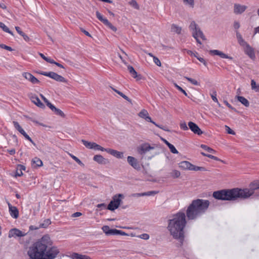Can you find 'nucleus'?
I'll return each mask as SVG.
<instances>
[{
	"instance_id": "nucleus-1",
	"label": "nucleus",
	"mask_w": 259,
	"mask_h": 259,
	"mask_svg": "<svg viewBox=\"0 0 259 259\" xmlns=\"http://www.w3.org/2000/svg\"><path fill=\"white\" fill-rule=\"evenodd\" d=\"M59 252L58 247L53 246V241L48 234L33 243V259H55Z\"/></svg>"
},
{
	"instance_id": "nucleus-2",
	"label": "nucleus",
	"mask_w": 259,
	"mask_h": 259,
	"mask_svg": "<svg viewBox=\"0 0 259 259\" xmlns=\"http://www.w3.org/2000/svg\"><path fill=\"white\" fill-rule=\"evenodd\" d=\"M187 224L186 216L184 212L179 211L174 214L172 219L168 220L167 230L175 239L182 245L185 238L184 229Z\"/></svg>"
},
{
	"instance_id": "nucleus-3",
	"label": "nucleus",
	"mask_w": 259,
	"mask_h": 259,
	"mask_svg": "<svg viewBox=\"0 0 259 259\" xmlns=\"http://www.w3.org/2000/svg\"><path fill=\"white\" fill-rule=\"evenodd\" d=\"M210 205L208 200L196 199L192 200L187 207L186 216L188 220H194L204 214Z\"/></svg>"
},
{
	"instance_id": "nucleus-4",
	"label": "nucleus",
	"mask_w": 259,
	"mask_h": 259,
	"mask_svg": "<svg viewBox=\"0 0 259 259\" xmlns=\"http://www.w3.org/2000/svg\"><path fill=\"white\" fill-rule=\"evenodd\" d=\"M212 196L215 199L221 200L235 201L240 199L238 188L214 191Z\"/></svg>"
},
{
	"instance_id": "nucleus-5",
	"label": "nucleus",
	"mask_w": 259,
	"mask_h": 259,
	"mask_svg": "<svg viewBox=\"0 0 259 259\" xmlns=\"http://www.w3.org/2000/svg\"><path fill=\"white\" fill-rule=\"evenodd\" d=\"M259 189V182L253 181L250 183L249 188H239L238 190L239 193L240 199L244 200L249 198L255 194L256 190Z\"/></svg>"
},
{
	"instance_id": "nucleus-6",
	"label": "nucleus",
	"mask_w": 259,
	"mask_h": 259,
	"mask_svg": "<svg viewBox=\"0 0 259 259\" xmlns=\"http://www.w3.org/2000/svg\"><path fill=\"white\" fill-rule=\"evenodd\" d=\"M123 197V195L121 194L115 195L112 197V200L110 202L107 207V209L111 211H114L117 209L121 202V198Z\"/></svg>"
},
{
	"instance_id": "nucleus-7",
	"label": "nucleus",
	"mask_w": 259,
	"mask_h": 259,
	"mask_svg": "<svg viewBox=\"0 0 259 259\" xmlns=\"http://www.w3.org/2000/svg\"><path fill=\"white\" fill-rule=\"evenodd\" d=\"M189 28L190 30L193 31V36H199L203 40H206V38L203 32L194 21L191 22Z\"/></svg>"
},
{
	"instance_id": "nucleus-8",
	"label": "nucleus",
	"mask_w": 259,
	"mask_h": 259,
	"mask_svg": "<svg viewBox=\"0 0 259 259\" xmlns=\"http://www.w3.org/2000/svg\"><path fill=\"white\" fill-rule=\"evenodd\" d=\"M38 73L44 76L49 77L58 82L65 83H66L67 82V79H66L64 77L53 71L41 72Z\"/></svg>"
},
{
	"instance_id": "nucleus-9",
	"label": "nucleus",
	"mask_w": 259,
	"mask_h": 259,
	"mask_svg": "<svg viewBox=\"0 0 259 259\" xmlns=\"http://www.w3.org/2000/svg\"><path fill=\"white\" fill-rule=\"evenodd\" d=\"M24 247L25 249H28L27 254L29 259H32V239L31 236L24 238Z\"/></svg>"
},
{
	"instance_id": "nucleus-10",
	"label": "nucleus",
	"mask_w": 259,
	"mask_h": 259,
	"mask_svg": "<svg viewBox=\"0 0 259 259\" xmlns=\"http://www.w3.org/2000/svg\"><path fill=\"white\" fill-rule=\"evenodd\" d=\"M96 14L97 18L100 21H101L104 25L108 26L109 28H110L111 30H112L114 31H116L117 30L115 26H114L110 22H109L107 19L104 18L99 11H97Z\"/></svg>"
},
{
	"instance_id": "nucleus-11",
	"label": "nucleus",
	"mask_w": 259,
	"mask_h": 259,
	"mask_svg": "<svg viewBox=\"0 0 259 259\" xmlns=\"http://www.w3.org/2000/svg\"><path fill=\"white\" fill-rule=\"evenodd\" d=\"M27 234V233L23 232L18 229L14 228L10 230L8 237L9 238L23 237L26 236Z\"/></svg>"
},
{
	"instance_id": "nucleus-12",
	"label": "nucleus",
	"mask_w": 259,
	"mask_h": 259,
	"mask_svg": "<svg viewBox=\"0 0 259 259\" xmlns=\"http://www.w3.org/2000/svg\"><path fill=\"white\" fill-rule=\"evenodd\" d=\"M127 161L128 164L130 165H131L134 168L137 170H140V165L136 158L133 156H128L127 157Z\"/></svg>"
},
{
	"instance_id": "nucleus-13",
	"label": "nucleus",
	"mask_w": 259,
	"mask_h": 259,
	"mask_svg": "<svg viewBox=\"0 0 259 259\" xmlns=\"http://www.w3.org/2000/svg\"><path fill=\"white\" fill-rule=\"evenodd\" d=\"M153 149L154 147L151 146L148 143H144L138 148V152L140 154L143 155Z\"/></svg>"
},
{
	"instance_id": "nucleus-14",
	"label": "nucleus",
	"mask_w": 259,
	"mask_h": 259,
	"mask_svg": "<svg viewBox=\"0 0 259 259\" xmlns=\"http://www.w3.org/2000/svg\"><path fill=\"white\" fill-rule=\"evenodd\" d=\"M188 125L189 126V128H190L195 134L200 135L203 133V132L195 123L192 121H189Z\"/></svg>"
},
{
	"instance_id": "nucleus-15",
	"label": "nucleus",
	"mask_w": 259,
	"mask_h": 259,
	"mask_svg": "<svg viewBox=\"0 0 259 259\" xmlns=\"http://www.w3.org/2000/svg\"><path fill=\"white\" fill-rule=\"evenodd\" d=\"M244 52L245 54L248 55L249 57L252 60H255V55L254 50L249 44H247L245 46Z\"/></svg>"
},
{
	"instance_id": "nucleus-16",
	"label": "nucleus",
	"mask_w": 259,
	"mask_h": 259,
	"mask_svg": "<svg viewBox=\"0 0 259 259\" xmlns=\"http://www.w3.org/2000/svg\"><path fill=\"white\" fill-rule=\"evenodd\" d=\"M15 128L18 130L24 137L29 140L30 142L32 143V139L26 133L24 130L21 127L19 123L17 121H14L13 122Z\"/></svg>"
},
{
	"instance_id": "nucleus-17",
	"label": "nucleus",
	"mask_w": 259,
	"mask_h": 259,
	"mask_svg": "<svg viewBox=\"0 0 259 259\" xmlns=\"http://www.w3.org/2000/svg\"><path fill=\"white\" fill-rule=\"evenodd\" d=\"M209 53L211 55L219 56L222 58L229 59L230 60L233 59V57L229 56L223 52L217 50H210Z\"/></svg>"
},
{
	"instance_id": "nucleus-18",
	"label": "nucleus",
	"mask_w": 259,
	"mask_h": 259,
	"mask_svg": "<svg viewBox=\"0 0 259 259\" xmlns=\"http://www.w3.org/2000/svg\"><path fill=\"white\" fill-rule=\"evenodd\" d=\"M10 215L14 219H17L19 216L18 209L15 206H13L10 203H8Z\"/></svg>"
},
{
	"instance_id": "nucleus-19",
	"label": "nucleus",
	"mask_w": 259,
	"mask_h": 259,
	"mask_svg": "<svg viewBox=\"0 0 259 259\" xmlns=\"http://www.w3.org/2000/svg\"><path fill=\"white\" fill-rule=\"evenodd\" d=\"M247 9V7L244 5L239 4L234 5V12L235 14H240L243 13Z\"/></svg>"
},
{
	"instance_id": "nucleus-20",
	"label": "nucleus",
	"mask_w": 259,
	"mask_h": 259,
	"mask_svg": "<svg viewBox=\"0 0 259 259\" xmlns=\"http://www.w3.org/2000/svg\"><path fill=\"white\" fill-rule=\"evenodd\" d=\"M127 69H128L129 72L130 73L131 75L134 78H136L137 80H139L141 79L142 76L140 74L138 75L137 72H136V71L135 70V69L134 68V67L133 66H132L131 65H128L127 66Z\"/></svg>"
},
{
	"instance_id": "nucleus-21",
	"label": "nucleus",
	"mask_w": 259,
	"mask_h": 259,
	"mask_svg": "<svg viewBox=\"0 0 259 259\" xmlns=\"http://www.w3.org/2000/svg\"><path fill=\"white\" fill-rule=\"evenodd\" d=\"M106 152L118 158H122L123 157V152L107 148Z\"/></svg>"
},
{
	"instance_id": "nucleus-22",
	"label": "nucleus",
	"mask_w": 259,
	"mask_h": 259,
	"mask_svg": "<svg viewBox=\"0 0 259 259\" xmlns=\"http://www.w3.org/2000/svg\"><path fill=\"white\" fill-rule=\"evenodd\" d=\"M193 164L189 161H184L179 163V167L184 169H189L192 170Z\"/></svg>"
},
{
	"instance_id": "nucleus-23",
	"label": "nucleus",
	"mask_w": 259,
	"mask_h": 259,
	"mask_svg": "<svg viewBox=\"0 0 259 259\" xmlns=\"http://www.w3.org/2000/svg\"><path fill=\"white\" fill-rule=\"evenodd\" d=\"M51 224V221L50 219H45L42 223H40L38 226L33 227V230H37L39 228H47Z\"/></svg>"
},
{
	"instance_id": "nucleus-24",
	"label": "nucleus",
	"mask_w": 259,
	"mask_h": 259,
	"mask_svg": "<svg viewBox=\"0 0 259 259\" xmlns=\"http://www.w3.org/2000/svg\"><path fill=\"white\" fill-rule=\"evenodd\" d=\"M93 159L94 161H96L99 164H105L106 163V159H105L101 155H95Z\"/></svg>"
},
{
	"instance_id": "nucleus-25",
	"label": "nucleus",
	"mask_w": 259,
	"mask_h": 259,
	"mask_svg": "<svg viewBox=\"0 0 259 259\" xmlns=\"http://www.w3.org/2000/svg\"><path fill=\"white\" fill-rule=\"evenodd\" d=\"M102 229L107 235H114L115 229H111L108 226H103Z\"/></svg>"
},
{
	"instance_id": "nucleus-26",
	"label": "nucleus",
	"mask_w": 259,
	"mask_h": 259,
	"mask_svg": "<svg viewBox=\"0 0 259 259\" xmlns=\"http://www.w3.org/2000/svg\"><path fill=\"white\" fill-rule=\"evenodd\" d=\"M236 37L237 38L238 43L240 46L245 47L246 45L248 44L246 41H245L242 37L241 34L238 31H236Z\"/></svg>"
},
{
	"instance_id": "nucleus-27",
	"label": "nucleus",
	"mask_w": 259,
	"mask_h": 259,
	"mask_svg": "<svg viewBox=\"0 0 259 259\" xmlns=\"http://www.w3.org/2000/svg\"><path fill=\"white\" fill-rule=\"evenodd\" d=\"M72 259H92L89 256L80 254L78 253H73L71 254Z\"/></svg>"
},
{
	"instance_id": "nucleus-28",
	"label": "nucleus",
	"mask_w": 259,
	"mask_h": 259,
	"mask_svg": "<svg viewBox=\"0 0 259 259\" xmlns=\"http://www.w3.org/2000/svg\"><path fill=\"white\" fill-rule=\"evenodd\" d=\"M236 98H237L238 101H239L240 102H241L245 107H247L249 106V101L244 97L237 96Z\"/></svg>"
},
{
	"instance_id": "nucleus-29",
	"label": "nucleus",
	"mask_w": 259,
	"mask_h": 259,
	"mask_svg": "<svg viewBox=\"0 0 259 259\" xmlns=\"http://www.w3.org/2000/svg\"><path fill=\"white\" fill-rule=\"evenodd\" d=\"M34 99L35 100H33V104H35L37 106L40 108L44 109L45 108V105L41 102L37 96H33V99Z\"/></svg>"
},
{
	"instance_id": "nucleus-30",
	"label": "nucleus",
	"mask_w": 259,
	"mask_h": 259,
	"mask_svg": "<svg viewBox=\"0 0 259 259\" xmlns=\"http://www.w3.org/2000/svg\"><path fill=\"white\" fill-rule=\"evenodd\" d=\"M81 142L85 147H87V148L90 149H94V145H95V143H96L95 142H88L84 140H82Z\"/></svg>"
},
{
	"instance_id": "nucleus-31",
	"label": "nucleus",
	"mask_w": 259,
	"mask_h": 259,
	"mask_svg": "<svg viewBox=\"0 0 259 259\" xmlns=\"http://www.w3.org/2000/svg\"><path fill=\"white\" fill-rule=\"evenodd\" d=\"M181 30H182L181 27H180L174 24L171 25V31L172 32H176L177 34H180L181 32Z\"/></svg>"
},
{
	"instance_id": "nucleus-32",
	"label": "nucleus",
	"mask_w": 259,
	"mask_h": 259,
	"mask_svg": "<svg viewBox=\"0 0 259 259\" xmlns=\"http://www.w3.org/2000/svg\"><path fill=\"white\" fill-rule=\"evenodd\" d=\"M157 193H158V191H148V192H144V193H139V194H137V195L140 196H151V195H154Z\"/></svg>"
},
{
	"instance_id": "nucleus-33",
	"label": "nucleus",
	"mask_w": 259,
	"mask_h": 259,
	"mask_svg": "<svg viewBox=\"0 0 259 259\" xmlns=\"http://www.w3.org/2000/svg\"><path fill=\"white\" fill-rule=\"evenodd\" d=\"M251 87L252 90H254L256 92L259 93V84H257L253 79L251 80Z\"/></svg>"
},
{
	"instance_id": "nucleus-34",
	"label": "nucleus",
	"mask_w": 259,
	"mask_h": 259,
	"mask_svg": "<svg viewBox=\"0 0 259 259\" xmlns=\"http://www.w3.org/2000/svg\"><path fill=\"white\" fill-rule=\"evenodd\" d=\"M201 148L211 153H215L216 151L211 148L203 144H201Z\"/></svg>"
},
{
	"instance_id": "nucleus-35",
	"label": "nucleus",
	"mask_w": 259,
	"mask_h": 259,
	"mask_svg": "<svg viewBox=\"0 0 259 259\" xmlns=\"http://www.w3.org/2000/svg\"><path fill=\"white\" fill-rule=\"evenodd\" d=\"M170 175L172 178L176 179L180 176L181 173L179 170L174 169L170 173Z\"/></svg>"
},
{
	"instance_id": "nucleus-36",
	"label": "nucleus",
	"mask_w": 259,
	"mask_h": 259,
	"mask_svg": "<svg viewBox=\"0 0 259 259\" xmlns=\"http://www.w3.org/2000/svg\"><path fill=\"white\" fill-rule=\"evenodd\" d=\"M0 28H1L5 32H8L12 35H13L12 32L9 30V28L7 26H6L4 23L1 22H0Z\"/></svg>"
},
{
	"instance_id": "nucleus-37",
	"label": "nucleus",
	"mask_w": 259,
	"mask_h": 259,
	"mask_svg": "<svg viewBox=\"0 0 259 259\" xmlns=\"http://www.w3.org/2000/svg\"><path fill=\"white\" fill-rule=\"evenodd\" d=\"M34 164H35V166L36 167H40L42 165V162L40 159L35 157L33 159V165Z\"/></svg>"
},
{
	"instance_id": "nucleus-38",
	"label": "nucleus",
	"mask_w": 259,
	"mask_h": 259,
	"mask_svg": "<svg viewBox=\"0 0 259 259\" xmlns=\"http://www.w3.org/2000/svg\"><path fill=\"white\" fill-rule=\"evenodd\" d=\"M139 116L143 119L149 115L148 111L145 109L142 110L138 114Z\"/></svg>"
},
{
	"instance_id": "nucleus-39",
	"label": "nucleus",
	"mask_w": 259,
	"mask_h": 259,
	"mask_svg": "<svg viewBox=\"0 0 259 259\" xmlns=\"http://www.w3.org/2000/svg\"><path fill=\"white\" fill-rule=\"evenodd\" d=\"M185 78H186L188 81H189L190 82H191L192 84L195 85H199V83L195 79H193L192 78L185 76Z\"/></svg>"
},
{
	"instance_id": "nucleus-40",
	"label": "nucleus",
	"mask_w": 259,
	"mask_h": 259,
	"mask_svg": "<svg viewBox=\"0 0 259 259\" xmlns=\"http://www.w3.org/2000/svg\"><path fill=\"white\" fill-rule=\"evenodd\" d=\"M129 4L136 10L140 9V7L137 2H136V1L135 0H132L129 2Z\"/></svg>"
},
{
	"instance_id": "nucleus-41",
	"label": "nucleus",
	"mask_w": 259,
	"mask_h": 259,
	"mask_svg": "<svg viewBox=\"0 0 259 259\" xmlns=\"http://www.w3.org/2000/svg\"><path fill=\"white\" fill-rule=\"evenodd\" d=\"M53 112L57 115H59L62 117H65V114L63 112L59 109L56 108Z\"/></svg>"
},
{
	"instance_id": "nucleus-42",
	"label": "nucleus",
	"mask_w": 259,
	"mask_h": 259,
	"mask_svg": "<svg viewBox=\"0 0 259 259\" xmlns=\"http://www.w3.org/2000/svg\"><path fill=\"white\" fill-rule=\"evenodd\" d=\"M23 76L27 79L32 82V74L27 72H24L23 73Z\"/></svg>"
},
{
	"instance_id": "nucleus-43",
	"label": "nucleus",
	"mask_w": 259,
	"mask_h": 259,
	"mask_svg": "<svg viewBox=\"0 0 259 259\" xmlns=\"http://www.w3.org/2000/svg\"><path fill=\"white\" fill-rule=\"evenodd\" d=\"M170 152L174 154H178L179 153L178 151L176 149L175 146L172 145L171 144H170L168 146Z\"/></svg>"
},
{
	"instance_id": "nucleus-44",
	"label": "nucleus",
	"mask_w": 259,
	"mask_h": 259,
	"mask_svg": "<svg viewBox=\"0 0 259 259\" xmlns=\"http://www.w3.org/2000/svg\"><path fill=\"white\" fill-rule=\"evenodd\" d=\"M93 149L96 150H100L102 151H106L107 150V149L104 148L101 146L100 145L97 144V143H95V145H94V148Z\"/></svg>"
},
{
	"instance_id": "nucleus-45",
	"label": "nucleus",
	"mask_w": 259,
	"mask_h": 259,
	"mask_svg": "<svg viewBox=\"0 0 259 259\" xmlns=\"http://www.w3.org/2000/svg\"><path fill=\"white\" fill-rule=\"evenodd\" d=\"M184 3L186 5H189L191 8H193L194 6V0H183Z\"/></svg>"
},
{
	"instance_id": "nucleus-46",
	"label": "nucleus",
	"mask_w": 259,
	"mask_h": 259,
	"mask_svg": "<svg viewBox=\"0 0 259 259\" xmlns=\"http://www.w3.org/2000/svg\"><path fill=\"white\" fill-rule=\"evenodd\" d=\"M192 170L194 171H205L206 170L205 168L204 167H200V166H197L193 165V166L192 167Z\"/></svg>"
},
{
	"instance_id": "nucleus-47",
	"label": "nucleus",
	"mask_w": 259,
	"mask_h": 259,
	"mask_svg": "<svg viewBox=\"0 0 259 259\" xmlns=\"http://www.w3.org/2000/svg\"><path fill=\"white\" fill-rule=\"evenodd\" d=\"M114 235H120L122 236H127L128 234L126 233L125 232L119 230L115 229V233Z\"/></svg>"
},
{
	"instance_id": "nucleus-48",
	"label": "nucleus",
	"mask_w": 259,
	"mask_h": 259,
	"mask_svg": "<svg viewBox=\"0 0 259 259\" xmlns=\"http://www.w3.org/2000/svg\"><path fill=\"white\" fill-rule=\"evenodd\" d=\"M175 87L180 92H181L182 93H183L186 96H188L187 93L186 92V91L183 90L181 87L178 85L177 84L175 83Z\"/></svg>"
},
{
	"instance_id": "nucleus-49",
	"label": "nucleus",
	"mask_w": 259,
	"mask_h": 259,
	"mask_svg": "<svg viewBox=\"0 0 259 259\" xmlns=\"http://www.w3.org/2000/svg\"><path fill=\"white\" fill-rule=\"evenodd\" d=\"M225 127L228 134L233 135H235V132L231 128H230V127H229L228 125H225Z\"/></svg>"
},
{
	"instance_id": "nucleus-50",
	"label": "nucleus",
	"mask_w": 259,
	"mask_h": 259,
	"mask_svg": "<svg viewBox=\"0 0 259 259\" xmlns=\"http://www.w3.org/2000/svg\"><path fill=\"white\" fill-rule=\"evenodd\" d=\"M153 61L158 66H161V62L159 60V59L156 57V56H153Z\"/></svg>"
},
{
	"instance_id": "nucleus-51",
	"label": "nucleus",
	"mask_w": 259,
	"mask_h": 259,
	"mask_svg": "<svg viewBox=\"0 0 259 259\" xmlns=\"http://www.w3.org/2000/svg\"><path fill=\"white\" fill-rule=\"evenodd\" d=\"M180 126V128L184 131H187V130H188V129H189V127L187 126L186 122H183V123H181Z\"/></svg>"
},
{
	"instance_id": "nucleus-52",
	"label": "nucleus",
	"mask_w": 259,
	"mask_h": 259,
	"mask_svg": "<svg viewBox=\"0 0 259 259\" xmlns=\"http://www.w3.org/2000/svg\"><path fill=\"white\" fill-rule=\"evenodd\" d=\"M224 103L225 104V105L230 109L231 110L234 111L235 112H237V110L234 107H233L231 104H230L226 100L224 101Z\"/></svg>"
},
{
	"instance_id": "nucleus-53",
	"label": "nucleus",
	"mask_w": 259,
	"mask_h": 259,
	"mask_svg": "<svg viewBox=\"0 0 259 259\" xmlns=\"http://www.w3.org/2000/svg\"><path fill=\"white\" fill-rule=\"evenodd\" d=\"M0 48H1L2 49H4L9 51H12L13 50V49H12L11 47L6 46L4 44H0Z\"/></svg>"
},
{
	"instance_id": "nucleus-54",
	"label": "nucleus",
	"mask_w": 259,
	"mask_h": 259,
	"mask_svg": "<svg viewBox=\"0 0 259 259\" xmlns=\"http://www.w3.org/2000/svg\"><path fill=\"white\" fill-rule=\"evenodd\" d=\"M74 160H75L79 165L81 166H84V164L81 161V160L77 158L76 156H75L74 158L73 157V159Z\"/></svg>"
},
{
	"instance_id": "nucleus-55",
	"label": "nucleus",
	"mask_w": 259,
	"mask_h": 259,
	"mask_svg": "<svg viewBox=\"0 0 259 259\" xmlns=\"http://www.w3.org/2000/svg\"><path fill=\"white\" fill-rule=\"evenodd\" d=\"M195 57L201 63H202L205 66H207V63L205 60L201 57H198L197 55H195Z\"/></svg>"
},
{
	"instance_id": "nucleus-56",
	"label": "nucleus",
	"mask_w": 259,
	"mask_h": 259,
	"mask_svg": "<svg viewBox=\"0 0 259 259\" xmlns=\"http://www.w3.org/2000/svg\"><path fill=\"white\" fill-rule=\"evenodd\" d=\"M148 122H151L153 124H154L155 126L156 125V123L155 122H154V121H153L151 119V118L149 116V115L148 116H147L145 119Z\"/></svg>"
},
{
	"instance_id": "nucleus-57",
	"label": "nucleus",
	"mask_w": 259,
	"mask_h": 259,
	"mask_svg": "<svg viewBox=\"0 0 259 259\" xmlns=\"http://www.w3.org/2000/svg\"><path fill=\"white\" fill-rule=\"evenodd\" d=\"M217 93H216V92H214L213 93V94L212 95H211V98L212 99V100L216 102V103H219V102H218V99L217 98Z\"/></svg>"
},
{
	"instance_id": "nucleus-58",
	"label": "nucleus",
	"mask_w": 259,
	"mask_h": 259,
	"mask_svg": "<svg viewBox=\"0 0 259 259\" xmlns=\"http://www.w3.org/2000/svg\"><path fill=\"white\" fill-rule=\"evenodd\" d=\"M140 237L144 240H147L149 238V235L148 234L144 233L140 236Z\"/></svg>"
},
{
	"instance_id": "nucleus-59",
	"label": "nucleus",
	"mask_w": 259,
	"mask_h": 259,
	"mask_svg": "<svg viewBox=\"0 0 259 259\" xmlns=\"http://www.w3.org/2000/svg\"><path fill=\"white\" fill-rule=\"evenodd\" d=\"M156 126L165 131H167V132H170V130L169 129H168L167 127H164V126H163L162 125H159L158 124H156Z\"/></svg>"
},
{
	"instance_id": "nucleus-60",
	"label": "nucleus",
	"mask_w": 259,
	"mask_h": 259,
	"mask_svg": "<svg viewBox=\"0 0 259 259\" xmlns=\"http://www.w3.org/2000/svg\"><path fill=\"white\" fill-rule=\"evenodd\" d=\"M82 215V213L80 212H76L75 213H73L71 215V217L72 218H76V217H79Z\"/></svg>"
},
{
	"instance_id": "nucleus-61",
	"label": "nucleus",
	"mask_w": 259,
	"mask_h": 259,
	"mask_svg": "<svg viewBox=\"0 0 259 259\" xmlns=\"http://www.w3.org/2000/svg\"><path fill=\"white\" fill-rule=\"evenodd\" d=\"M233 27L235 29H238L240 27V24L237 21H235L233 24Z\"/></svg>"
},
{
	"instance_id": "nucleus-62",
	"label": "nucleus",
	"mask_w": 259,
	"mask_h": 259,
	"mask_svg": "<svg viewBox=\"0 0 259 259\" xmlns=\"http://www.w3.org/2000/svg\"><path fill=\"white\" fill-rule=\"evenodd\" d=\"M15 29L19 34H20L21 35H23L24 32L21 30V29L19 27L16 26Z\"/></svg>"
},
{
	"instance_id": "nucleus-63",
	"label": "nucleus",
	"mask_w": 259,
	"mask_h": 259,
	"mask_svg": "<svg viewBox=\"0 0 259 259\" xmlns=\"http://www.w3.org/2000/svg\"><path fill=\"white\" fill-rule=\"evenodd\" d=\"M97 207L98 208H106V205L105 203H101V204H98L97 205Z\"/></svg>"
},
{
	"instance_id": "nucleus-64",
	"label": "nucleus",
	"mask_w": 259,
	"mask_h": 259,
	"mask_svg": "<svg viewBox=\"0 0 259 259\" xmlns=\"http://www.w3.org/2000/svg\"><path fill=\"white\" fill-rule=\"evenodd\" d=\"M22 172L21 170H19V169L17 167V170H16V176H21V175H22Z\"/></svg>"
}]
</instances>
